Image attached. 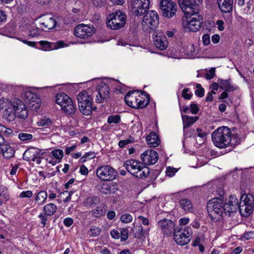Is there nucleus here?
<instances>
[{"instance_id":"obj_4","label":"nucleus","mask_w":254,"mask_h":254,"mask_svg":"<svg viewBox=\"0 0 254 254\" xmlns=\"http://www.w3.org/2000/svg\"><path fill=\"white\" fill-rule=\"evenodd\" d=\"M124 166L130 174L137 178H145L150 173V169L148 167L133 159L127 160L124 163Z\"/></svg>"},{"instance_id":"obj_61","label":"nucleus","mask_w":254,"mask_h":254,"mask_svg":"<svg viewBox=\"0 0 254 254\" xmlns=\"http://www.w3.org/2000/svg\"><path fill=\"white\" fill-rule=\"evenodd\" d=\"M110 234L111 236L114 239H119L120 238V233L117 230H112Z\"/></svg>"},{"instance_id":"obj_30","label":"nucleus","mask_w":254,"mask_h":254,"mask_svg":"<svg viewBox=\"0 0 254 254\" xmlns=\"http://www.w3.org/2000/svg\"><path fill=\"white\" fill-rule=\"evenodd\" d=\"M218 82L219 85V88L222 90H224L228 92L234 91L235 88L232 85L231 83V79H222L219 78Z\"/></svg>"},{"instance_id":"obj_58","label":"nucleus","mask_w":254,"mask_h":254,"mask_svg":"<svg viewBox=\"0 0 254 254\" xmlns=\"http://www.w3.org/2000/svg\"><path fill=\"white\" fill-rule=\"evenodd\" d=\"M138 219L140 221L142 224L145 226H148L149 225V221L148 218L144 217L143 216H139Z\"/></svg>"},{"instance_id":"obj_52","label":"nucleus","mask_w":254,"mask_h":254,"mask_svg":"<svg viewBox=\"0 0 254 254\" xmlns=\"http://www.w3.org/2000/svg\"><path fill=\"white\" fill-rule=\"evenodd\" d=\"M33 195V192L31 190L22 191L19 196L20 198H30Z\"/></svg>"},{"instance_id":"obj_3","label":"nucleus","mask_w":254,"mask_h":254,"mask_svg":"<svg viewBox=\"0 0 254 254\" xmlns=\"http://www.w3.org/2000/svg\"><path fill=\"white\" fill-rule=\"evenodd\" d=\"M150 98L148 94H139L137 91H129L125 96V101L129 107L143 108L148 104Z\"/></svg>"},{"instance_id":"obj_34","label":"nucleus","mask_w":254,"mask_h":254,"mask_svg":"<svg viewBox=\"0 0 254 254\" xmlns=\"http://www.w3.org/2000/svg\"><path fill=\"white\" fill-rule=\"evenodd\" d=\"M37 125L39 127L53 126L57 127L55 122H53L51 119L47 117L40 119L37 122Z\"/></svg>"},{"instance_id":"obj_2","label":"nucleus","mask_w":254,"mask_h":254,"mask_svg":"<svg viewBox=\"0 0 254 254\" xmlns=\"http://www.w3.org/2000/svg\"><path fill=\"white\" fill-rule=\"evenodd\" d=\"M211 138L214 145L219 148L234 147L240 142V136L232 134L230 128H217L212 133Z\"/></svg>"},{"instance_id":"obj_9","label":"nucleus","mask_w":254,"mask_h":254,"mask_svg":"<svg viewBox=\"0 0 254 254\" xmlns=\"http://www.w3.org/2000/svg\"><path fill=\"white\" fill-rule=\"evenodd\" d=\"M56 103L59 104L62 110L68 115L73 114L75 108L70 98L64 93L56 96Z\"/></svg>"},{"instance_id":"obj_39","label":"nucleus","mask_w":254,"mask_h":254,"mask_svg":"<svg viewBox=\"0 0 254 254\" xmlns=\"http://www.w3.org/2000/svg\"><path fill=\"white\" fill-rule=\"evenodd\" d=\"M51 154L54 159L58 160V162H60L64 156V152L63 150L57 149H55L51 152Z\"/></svg>"},{"instance_id":"obj_14","label":"nucleus","mask_w":254,"mask_h":254,"mask_svg":"<svg viewBox=\"0 0 254 254\" xmlns=\"http://www.w3.org/2000/svg\"><path fill=\"white\" fill-rule=\"evenodd\" d=\"M98 178L103 181H111L116 179L118 172L109 165L100 166L96 170Z\"/></svg>"},{"instance_id":"obj_51","label":"nucleus","mask_w":254,"mask_h":254,"mask_svg":"<svg viewBox=\"0 0 254 254\" xmlns=\"http://www.w3.org/2000/svg\"><path fill=\"white\" fill-rule=\"evenodd\" d=\"M252 5V3L251 0H249L246 2V7L245 8H242L241 10L243 11V13L244 14H248L250 13V10L251 9V7Z\"/></svg>"},{"instance_id":"obj_23","label":"nucleus","mask_w":254,"mask_h":254,"mask_svg":"<svg viewBox=\"0 0 254 254\" xmlns=\"http://www.w3.org/2000/svg\"><path fill=\"white\" fill-rule=\"evenodd\" d=\"M158 225L162 232L165 235H170L174 233L175 224L174 222L167 219L160 220Z\"/></svg>"},{"instance_id":"obj_47","label":"nucleus","mask_w":254,"mask_h":254,"mask_svg":"<svg viewBox=\"0 0 254 254\" xmlns=\"http://www.w3.org/2000/svg\"><path fill=\"white\" fill-rule=\"evenodd\" d=\"M18 137L22 141H27L31 139L33 135L30 133H20L18 134Z\"/></svg>"},{"instance_id":"obj_21","label":"nucleus","mask_w":254,"mask_h":254,"mask_svg":"<svg viewBox=\"0 0 254 254\" xmlns=\"http://www.w3.org/2000/svg\"><path fill=\"white\" fill-rule=\"evenodd\" d=\"M96 101L99 103L104 102L109 97L110 89L108 85L104 82L98 84Z\"/></svg>"},{"instance_id":"obj_37","label":"nucleus","mask_w":254,"mask_h":254,"mask_svg":"<svg viewBox=\"0 0 254 254\" xmlns=\"http://www.w3.org/2000/svg\"><path fill=\"white\" fill-rule=\"evenodd\" d=\"M180 204L185 211H191L192 210V205L190 200L188 198H182L180 201Z\"/></svg>"},{"instance_id":"obj_11","label":"nucleus","mask_w":254,"mask_h":254,"mask_svg":"<svg viewBox=\"0 0 254 254\" xmlns=\"http://www.w3.org/2000/svg\"><path fill=\"white\" fill-rule=\"evenodd\" d=\"M143 17L142 25L144 30L155 29L159 24V15L154 10L147 11Z\"/></svg>"},{"instance_id":"obj_33","label":"nucleus","mask_w":254,"mask_h":254,"mask_svg":"<svg viewBox=\"0 0 254 254\" xmlns=\"http://www.w3.org/2000/svg\"><path fill=\"white\" fill-rule=\"evenodd\" d=\"M91 212L94 216L99 217L105 214L106 212V206L104 204H100L95 209L92 210Z\"/></svg>"},{"instance_id":"obj_62","label":"nucleus","mask_w":254,"mask_h":254,"mask_svg":"<svg viewBox=\"0 0 254 254\" xmlns=\"http://www.w3.org/2000/svg\"><path fill=\"white\" fill-rule=\"evenodd\" d=\"M73 223V220L71 218H66L64 221V225L66 227H70Z\"/></svg>"},{"instance_id":"obj_28","label":"nucleus","mask_w":254,"mask_h":254,"mask_svg":"<svg viewBox=\"0 0 254 254\" xmlns=\"http://www.w3.org/2000/svg\"><path fill=\"white\" fill-rule=\"evenodd\" d=\"M146 141L147 144L152 147H156L160 143V140L158 134L154 132H151L146 136Z\"/></svg>"},{"instance_id":"obj_32","label":"nucleus","mask_w":254,"mask_h":254,"mask_svg":"<svg viewBox=\"0 0 254 254\" xmlns=\"http://www.w3.org/2000/svg\"><path fill=\"white\" fill-rule=\"evenodd\" d=\"M132 230L134 233L135 237L138 239L142 238L144 234H147L149 230V229L143 230L141 225L136 226V227L134 226V230Z\"/></svg>"},{"instance_id":"obj_64","label":"nucleus","mask_w":254,"mask_h":254,"mask_svg":"<svg viewBox=\"0 0 254 254\" xmlns=\"http://www.w3.org/2000/svg\"><path fill=\"white\" fill-rule=\"evenodd\" d=\"M204 92L203 88L197 89L195 91V94L199 97H202L204 96Z\"/></svg>"},{"instance_id":"obj_41","label":"nucleus","mask_w":254,"mask_h":254,"mask_svg":"<svg viewBox=\"0 0 254 254\" xmlns=\"http://www.w3.org/2000/svg\"><path fill=\"white\" fill-rule=\"evenodd\" d=\"M101 232V230L100 228L96 226H92L88 231V234L92 237H97L99 236Z\"/></svg>"},{"instance_id":"obj_36","label":"nucleus","mask_w":254,"mask_h":254,"mask_svg":"<svg viewBox=\"0 0 254 254\" xmlns=\"http://www.w3.org/2000/svg\"><path fill=\"white\" fill-rule=\"evenodd\" d=\"M184 127H189L194 123L198 119L197 117H191L187 115H182Z\"/></svg>"},{"instance_id":"obj_18","label":"nucleus","mask_w":254,"mask_h":254,"mask_svg":"<svg viewBox=\"0 0 254 254\" xmlns=\"http://www.w3.org/2000/svg\"><path fill=\"white\" fill-rule=\"evenodd\" d=\"M25 102L29 104V108L33 111H37L41 106V101L38 95L35 93L27 91L25 92Z\"/></svg>"},{"instance_id":"obj_19","label":"nucleus","mask_w":254,"mask_h":254,"mask_svg":"<svg viewBox=\"0 0 254 254\" xmlns=\"http://www.w3.org/2000/svg\"><path fill=\"white\" fill-rule=\"evenodd\" d=\"M187 17L189 16L190 19L188 21L187 27L190 31L196 32L199 30L202 23V18L199 14V12L193 14H185Z\"/></svg>"},{"instance_id":"obj_45","label":"nucleus","mask_w":254,"mask_h":254,"mask_svg":"<svg viewBox=\"0 0 254 254\" xmlns=\"http://www.w3.org/2000/svg\"><path fill=\"white\" fill-rule=\"evenodd\" d=\"M121 120L120 116L118 115H111L110 116L107 120V122L109 124H111L112 123L117 124L120 122Z\"/></svg>"},{"instance_id":"obj_29","label":"nucleus","mask_w":254,"mask_h":254,"mask_svg":"<svg viewBox=\"0 0 254 254\" xmlns=\"http://www.w3.org/2000/svg\"><path fill=\"white\" fill-rule=\"evenodd\" d=\"M0 153L2 154L5 158L9 159L14 156L15 150L9 144H5L0 147Z\"/></svg>"},{"instance_id":"obj_20","label":"nucleus","mask_w":254,"mask_h":254,"mask_svg":"<svg viewBox=\"0 0 254 254\" xmlns=\"http://www.w3.org/2000/svg\"><path fill=\"white\" fill-rule=\"evenodd\" d=\"M159 158L158 154L155 150L147 149L141 155V159L144 164L151 165L155 164Z\"/></svg>"},{"instance_id":"obj_49","label":"nucleus","mask_w":254,"mask_h":254,"mask_svg":"<svg viewBox=\"0 0 254 254\" xmlns=\"http://www.w3.org/2000/svg\"><path fill=\"white\" fill-rule=\"evenodd\" d=\"M107 0H92L93 5L97 8L103 6L106 3Z\"/></svg>"},{"instance_id":"obj_24","label":"nucleus","mask_w":254,"mask_h":254,"mask_svg":"<svg viewBox=\"0 0 254 254\" xmlns=\"http://www.w3.org/2000/svg\"><path fill=\"white\" fill-rule=\"evenodd\" d=\"M56 24V20L50 15H44L40 18V28L45 31L54 28Z\"/></svg>"},{"instance_id":"obj_26","label":"nucleus","mask_w":254,"mask_h":254,"mask_svg":"<svg viewBox=\"0 0 254 254\" xmlns=\"http://www.w3.org/2000/svg\"><path fill=\"white\" fill-rule=\"evenodd\" d=\"M184 133L186 137L197 135L202 138H205L207 134L206 132H202L201 128H196V129L194 128H184Z\"/></svg>"},{"instance_id":"obj_13","label":"nucleus","mask_w":254,"mask_h":254,"mask_svg":"<svg viewBox=\"0 0 254 254\" xmlns=\"http://www.w3.org/2000/svg\"><path fill=\"white\" fill-rule=\"evenodd\" d=\"M179 5L185 14H193L199 12L201 0H178Z\"/></svg>"},{"instance_id":"obj_63","label":"nucleus","mask_w":254,"mask_h":254,"mask_svg":"<svg viewBox=\"0 0 254 254\" xmlns=\"http://www.w3.org/2000/svg\"><path fill=\"white\" fill-rule=\"evenodd\" d=\"M80 173L83 175H87L88 173V169L85 165H81L80 167Z\"/></svg>"},{"instance_id":"obj_40","label":"nucleus","mask_w":254,"mask_h":254,"mask_svg":"<svg viewBox=\"0 0 254 254\" xmlns=\"http://www.w3.org/2000/svg\"><path fill=\"white\" fill-rule=\"evenodd\" d=\"M40 44L42 46V49L44 51H50L54 49V43L49 42L46 41H41Z\"/></svg>"},{"instance_id":"obj_35","label":"nucleus","mask_w":254,"mask_h":254,"mask_svg":"<svg viewBox=\"0 0 254 254\" xmlns=\"http://www.w3.org/2000/svg\"><path fill=\"white\" fill-rule=\"evenodd\" d=\"M57 206L53 203H50L44 206L43 210L44 213L48 216H52L57 210Z\"/></svg>"},{"instance_id":"obj_10","label":"nucleus","mask_w":254,"mask_h":254,"mask_svg":"<svg viewBox=\"0 0 254 254\" xmlns=\"http://www.w3.org/2000/svg\"><path fill=\"white\" fill-rule=\"evenodd\" d=\"M126 22V15L122 11L111 14L108 17L107 26L113 29L117 30L122 28Z\"/></svg>"},{"instance_id":"obj_48","label":"nucleus","mask_w":254,"mask_h":254,"mask_svg":"<svg viewBox=\"0 0 254 254\" xmlns=\"http://www.w3.org/2000/svg\"><path fill=\"white\" fill-rule=\"evenodd\" d=\"M9 199L7 191L3 189L1 192H0V206L2 204V201H6Z\"/></svg>"},{"instance_id":"obj_50","label":"nucleus","mask_w":254,"mask_h":254,"mask_svg":"<svg viewBox=\"0 0 254 254\" xmlns=\"http://www.w3.org/2000/svg\"><path fill=\"white\" fill-rule=\"evenodd\" d=\"M189 88H185L182 91V97L186 100H190L192 97V93H189Z\"/></svg>"},{"instance_id":"obj_27","label":"nucleus","mask_w":254,"mask_h":254,"mask_svg":"<svg viewBox=\"0 0 254 254\" xmlns=\"http://www.w3.org/2000/svg\"><path fill=\"white\" fill-rule=\"evenodd\" d=\"M217 1L222 12L229 13L232 11L233 0H217Z\"/></svg>"},{"instance_id":"obj_60","label":"nucleus","mask_w":254,"mask_h":254,"mask_svg":"<svg viewBox=\"0 0 254 254\" xmlns=\"http://www.w3.org/2000/svg\"><path fill=\"white\" fill-rule=\"evenodd\" d=\"M190 222V219L189 218H186V217H184V218H182L181 219H180L179 221V225L181 226V227L182 226H184V225H185L187 224H188Z\"/></svg>"},{"instance_id":"obj_8","label":"nucleus","mask_w":254,"mask_h":254,"mask_svg":"<svg viewBox=\"0 0 254 254\" xmlns=\"http://www.w3.org/2000/svg\"><path fill=\"white\" fill-rule=\"evenodd\" d=\"M192 234L190 227L183 228L182 227L178 226L174 231V240L178 245L184 246L190 242Z\"/></svg>"},{"instance_id":"obj_38","label":"nucleus","mask_w":254,"mask_h":254,"mask_svg":"<svg viewBox=\"0 0 254 254\" xmlns=\"http://www.w3.org/2000/svg\"><path fill=\"white\" fill-rule=\"evenodd\" d=\"M100 190L103 193L109 194L115 191V187L110 184H103Z\"/></svg>"},{"instance_id":"obj_44","label":"nucleus","mask_w":254,"mask_h":254,"mask_svg":"<svg viewBox=\"0 0 254 254\" xmlns=\"http://www.w3.org/2000/svg\"><path fill=\"white\" fill-rule=\"evenodd\" d=\"M42 31L43 30L40 28V24H39V27H34L33 26L30 30V35L32 37L38 36Z\"/></svg>"},{"instance_id":"obj_31","label":"nucleus","mask_w":254,"mask_h":254,"mask_svg":"<svg viewBox=\"0 0 254 254\" xmlns=\"http://www.w3.org/2000/svg\"><path fill=\"white\" fill-rule=\"evenodd\" d=\"M35 201L38 205H41L45 202L48 194L46 191L41 190L38 193H35Z\"/></svg>"},{"instance_id":"obj_43","label":"nucleus","mask_w":254,"mask_h":254,"mask_svg":"<svg viewBox=\"0 0 254 254\" xmlns=\"http://www.w3.org/2000/svg\"><path fill=\"white\" fill-rule=\"evenodd\" d=\"M133 217L132 215L128 213H125L122 215L120 220L124 223H129L132 221Z\"/></svg>"},{"instance_id":"obj_15","label":"nucleus","mask_w":254,"mask_h":254,"mask_svg":"<svg viewBox=\"0 0 254 254\" xmlns=\"http://www.w3.org/2000/svg\"><path fill=\"white\" fill-rule=\"evenodd\" d=\"M160 8L162 15L168 18L173 17L177 10V4L172 0H160Z\"/></svg>"},{"instance_id":"obj_42","label":"nucleus","mask_w":254,"mask_h":254,"mask_svg":"<svg viewBox=\"0 0 254 254\" xmlns=\"http://www.w3.org/2000/svg\"><path fill=\"white\" fill-rule=\"evenodd\" d=\"M95 154L94 152H88L84 154V155L80 159L81 162H85L87 160L93 159L95 157Z\"/></svg>"},{"instance_id":"obj_12","label":"nucleus","mask_w":254,"mask_h":254,"mask_svg":"<svg viewBox=\"0 0 254 254\" xmlns=\"http://www.w3.org/2000/svg\"><path fill=\"white\" fill-rule=\"evenodd\" d=\"M149 5V0H132L130 1L129 8L133 14L140 16L148 11Z\"/></svg>"},{"instance_id":"obj_5","label":"nucleus","mask_w":254,"mask_h":254,"mask_svg":"<svg viewBox=\"0 0 254 254\" xmlns=\"http://www.w3.org/2000/svg\"><path fill=\"white\" fill-rule=\"evenodd\" d=\"M223 200L216 197L210 199L207 205V212L212 220L218 221L223 214Z\"/></svg>"},{"instance_id":"obj_16","label":"nucleus","mask_w":254,"mask_h":254,"mask_svg":"<svg viewBox=\"0 0 254 254\" xmlns=\"http://www.w3.org/2000/svg\"><path fill=\"white\" fill-rule=\"evenodd\" d=\"M95 32V29L92 25L83 24L76 26L74 29V35L77 37L87 39Z\"/></svg>"},{"instance_id":"obj_57","label":"nucleus","mask_w":254,"mask_h":254,"mask_svg":"<svg viewBox=\"0 0 254 254\" xmlns=\"http://www.w3.org/2000/svg\"><path fill=\"white\" fill-rule=\"evenodd\" d=\"M202 42L204 45L207 46L210 43V36L206 34L202 36Z\"/></svg>"},{"instance_id":"obj_7","label":"nucleus","mask_w":254,"mask_h":254,"mask_svg":"<svg viewBox=\"0 0 254 254\" xmlns=\"http://www.w3.org/2000/svg\"><path fill=\"white\" fill-rule=\"evenodd\" d=\"M239 211L243 216L247 217L254 209V197L250 193L243 194L240 199Z\"/></svg>"},{"instance_id":"obj_54","label":"nucleus","mask_w":254,"mask_h":254,"mask_svg":"<svg viewBox=\"0 0 254 254\" xmlns=\"http://www.w3.org/2000/svg\"><path fill=\"white\" fill-rule=\"evenodd\" d=\"M190 111L193 114H196L199 111V108L197 105L194 103H191L190 104Z\"/></svg>"},{"instance_id":"obj_6","label":"nucleus","mask_w":254,"mask_h":254,"mask_svg":"<svg viewBox=\"0 0 254 254\" xmlns=\"http://www.w3.org/2000/svg\"><path fill=\"white\" fill-rule=\"evenodd\" d=\"M78 105L80 111L85 115H89L92 110V98L85 90L79 93L77 96Z\"/></svg>"},{"instance_id":"obj_17","label":"nucleus","mask_w":254,"mask_h":254,"mask_svg":"<svg viewBox=\"0 0 254 254\" xmlns=\"http://www.w3.org/2000/svg\"><path fill=\"white\" fill-rule=\"evenodd\" d=\"M239 209L238 200L236 196H231L228 201L226 200L223 204V213L228 216H233Z\"/></svg>"},{"instance_id":"obj_46","label":"nucleus","mask_w":254,"mask_h":254,"mask_svg":"<svg viewBox=\"0 0 254 254\" xmlns=\"http://www.w3.org/2000/svg\"><path fill=\"white\" fill-rule=\"evenodd\" d=\"M129 231L127 228H123L121 229L120 237L122 241H125L128 237Z\"/></svg>"},{"instance_id":"obj_55","label":"nucleus","mask_w":254,"mask_h":254,"mask_svg":"<svg viewBox=\"0 0 254 254\" xmlns=\"http://www.w3.org/2000/svg\"><path fill=\"white\" fill-rule=\"evenodd\" d=\"M47 216L45 213H41L39 215V217L41 219V223L43 225V227H44L46 224V222L47 221Z\"/></svg>"},{"instance_id":"obj_53","label":"nucleus","mask_w":254,"mask_h":254,"mask_svg":"<svg viewBox=\"0 0 254 254\" xmlns=\"http://www.w3.org/2000/svg\"><path fill=\"white\" fill-rule=\"evenodd\" d=\"M177 171V170L176 169L171 167H168L167 168L166 174L167 176L171 177H173Z\"/></svg>"},{"instance_id":"obj_56","label":"nucleus","mask_w":254,"mask_h":254,"mask_svg":"<svg viewBox=\"0 0 254 254\" xmlns=\"http://www.w3.org/2000/svg\"><path fill=\"white\" fill-rule=\"evenodd\" d=\"M215 76V69L213 68H211L208 73L205 75V77L207 79H211Z\"/></svg>"},{"instance_id":"obj_25","label":"nucleus","mask_w":254,"mask_h":254,"mask_svg":"<svg viewBox=\"0 0 254 254\" xmlns=\"http://www.w3.org/2000/svg\"><path fill=\"white\" fill-rule=\"evenodd\" d=\"M43 153L40 150L36 148H30L26 150L23 155L24 160L28 161H33L36 157L42 156Z\"/></svg>"},{"instance_id":"obj_22","label":"nucleus","mask_w":254,"mask_h":254,"mask_svg":"<svg viewBox=\"0 0 254 254\" xmlns=\"http://www.w3.org/2000/svg\"><path fill=\"white\" fill-rule=\"evenodd\" d=\"M153 43L155 46L161 50H164L167 47L168 42L166 37L161 31H156L153 33Z\"/></svg>"},{"instance_id":"obj_59","label":"nucleus","mask_w":254,"mask_h":254,"mask_svg":"<svg viewBox=\"0 0 254 254\" xmlns=\"http://www.w3.org/2000/svg\"><path fill=\"white\" fill-rule=\"evenodd\" d=\"M243 237L247 240L254 238V231H249L244 234Z\"/></svg>"},{"instance_id":"obj_1","label":"nucleus","mask_w":254,"mask_h":254,"mask_svg":"<svg viewBox=\"0 0 254 254\" xmlns=\"http://www.w3.org/2000/svg\"><path fill=\"white\" fill-rule=\"evenodd\" d=\"M0 110L3 117L8 122L14 121L16 117L20 119H25L28 115L25 105L17 98L11 100L0 99Z\"/></svg>"}]
</instances>
